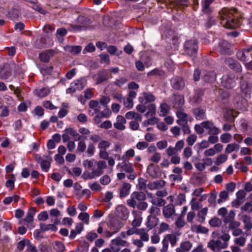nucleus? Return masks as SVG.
<instances>
[{"label": "nucleus", "mask_w": 252, "mask_h": 252, "mask_svg": "<svg viewBox=\"0 0 252 252\" xmlns=\"http://www.w3.org/2000/svg\"><path fill=\"white\" fill-rule=\"evenodd\" d=\"M27 241L29 240L28 239H23L22 240L19 242L17 244V249L19 251H23L25 246H27Z\"/></svg>", "instance_id": "obj_53"}, {"label": "nucleus", "mask_w": 252, "mask_h": 252, "mask_svg": "<svg viewBox=\"0 0 252 252\" xmlns=\"http://www.w3.org/2000/svg\"><path fill=\"white\" fill-rule=\"evenodd\" d=\"M240 88L241 92L245 94H250L252 92V88L250 86L248 83L245 81H243L241 83Z\"/></svg>", "instance_id": "obj_23"}, {"label": "nucleus", "mask_w": 252, "mask_h": 252, "mask_svg": "<svg viewBox=\"0 0 252 252\" xmlns=\"http://www.w3.org/2000/svg\"><path fill=\"white\" fill-rule=\"evenodd\" d=\"M233 104L235 108L246 111L248 106L247 100L239 94H236L233 98Z\"/></svg>", "instance_id": "obj_4"}, {"label": "nucleus", "mask_w": 252, "mask_h": 252, "mask_svg": "<svg viewBox=\"0 0 252 252\" xmlns=\"http://www.w3.org/2000/svg\"><path fill=\"white\" fill-rule=\"evenodd\" d=\"M214 1V0H202V12L205 14L210 15L213 12V8L210 5Z\"/></svg>", "instance_id": "obj_14"}, {"label": "nucleus", "mask_w": 252, "mask_h": 252, "mask_svg": "<svg viewBox=\"0 0 252 252\" xmlns=\"http://www.w3.org/2000/svg\"><path fill=\"white\" fill-rule=\"evenodd\" d=\"M86 84L85 81L83 79H79L74 82V86L76 90H82Z\"/></svg>", "instance_id": "obj_41"}, {"label": "nucleus", "mask_w": 252, "mask_h": 252, "mask_svg": "<svg viewBox=\"0 0 252 252\" xmlns=\"http://www.w3.org/2000/svg\"><path fill=\"white\" fill-rule=\"evenodd\" d=\"M217 196V192L215 191H212L210 193L208 201L211 205H213L214 206L216 205Z\"/></svg>", "instance_id": "obj_43"}, {"label": "nucleus", "mask_w": 252, "mask_h": 252, "mask_svg": "<svg viewBox=\"0 0 252 252\" xmlns=\"http://www.w3.org/2000/svg\"><path fill=\"white\" fill-rule=\"evenodd\" d=\"M231 44L226 40L220 41L219 43V50L221 54L231 55Z\"/></svg>", "instance_id": "obj_9"}, {"label": "nucleus", "mask_w": 252, "mask_h": 252, "mask_svg": "<svg viewBox=\"0 0 252 252\" xmlns=\"http://www.w3.org/2000/svg\"><path fill=\"white\" fill-rule=\"evenodd\" d=\"M34 92L38 97H44L50 94L51 90L48 88H43L40 90H35Z\"/></svg>", "instance_id": "obj_25"}, {"label": "nucleus", "mask_w": 252, "mask_h": 252, "mask_svg": "<svg viewBox=\"0 0 252 252\" xmlns=\"http://www.w3.org/2000/svg\"><path fill=\"white\" fill-rule=\"evenodd\" d=\"M37 218L39 220H46L49 218L48 214L46 211H42L38 215Z\"/></svg>", "instance_id": "obj_64"}, {"label": "nucleus", "mask_w": 252, "mask_h": 252, "mask_svg": "<svg viewBox=\"0 0 252 252\" xmlns=\"http://www.w3.org/2000/svg\"><path fill=\"white\" fill-rule=\"evenodd\" d=\"M173 107L179 109L184 104V98L182 95L174 94L172 98Z\"/></svg>", "instance_id": "obj_13"}, {"label": "nucleus", "mask_w": 252, "mask_h": 252, "mask_svg": "<svg viewBox=\"0 0 252 252\" xmlns=\"http://www.w3.org/2000/svg\"><path fill=\"white\" fill-rule=\"evenodd\" d=\"M192 244L189 241L183 242L180 244V248L186 252H188L191 249Z\"/></svg>", "instance_id": "obj_36"}, {"label": "nucleus", "mask_w": 252, "mask_h": 252, "mask_svg": "<svg viewBox=\"0 0 252 252\" xmlns=\"http://www.w3.org/2000/svg\"><path fill=\"white\" fill-rule=\"evenodd\" d=\"M164 71H163L162 70L158 68H155L148 73V75L162 76L164 75Z\"/></svg>", "instance_id": "obj_44"}, {"label": "nucleus", "mask_w": 252, "mask_h": 252, "mask_svg": "<svg viewBox=\"0 0 252 252\" xmlns=\"http://www.w3.org/2000/svg\"><path fill=\"white\" fill-rule=\"evenodd\" d=\"M184 48L187 55L189 56L195 57L198 52V42L195 40L187 41L184 43Z\"/></svg>", "instance_id": "obj_2"}, {"label": "nucleus", "mask_w": 252, "mask_h": 252, "mask_svg": "<svg viewBox=\"0 0 252 252\" xmlns=\"http://www.w3.org/2000/svg\"><path fill=\"white\" fill-rule=\"evenodd\" d=\"M146 107L148 110V111L151 112V117H153L155 115L156 111V107L155 104L151 103L148 105Z\"/></svg>", "instance_id": "obj_62"}, {"label": "nucleus", "mask_w": 252, "mask_h": 252, "mask_svg": "<svg viewBox=\"0 0 252 252\" xmlns=\"http://www.w3.org/2000/svg\"><path fill=\"white\" fill-rule=\"evenodd\" d=\"M121 221L117 220H111L108 223V226L112 230H114V232H118L122 227Z\"/></svg>", "instance_id": "obj_20"}, {"label": "nucleus", "mask_w": 252, "mask_h": 252, "mask_svg": "<svg viewBox=\"0 0 252 252\" xmlns=\"http://www.w3.org/2000/svg\"><path fill=\"white\" fill-rule=\"evenodd\" d=\"M123 164V165L122 167L123 170L126 172L131 173L134 172V169L132 167V164L131 163H127L124 161Z\"/></svg>", "instance_id": "obj_40"}, {"label": "nucleus", "mask_w": 252, "mask_h": 252, "mask_svg": "<svg viewBox=\"0 0 252 252\" xmlns=\"http://www.w3.org/2000/svg\"><path fill=\"white\" fill-rule=\"evenodd\" d=\"M208 212V208L205 207L202 208L197 214L198 221L200 222H203L205 220V216Z\"/></svg>", "instance_id": "obj_32"}, {"label": "nucleus", "mask_w": 252, "mask_h": 252, "mask_svg": "<svg viewBox=\"0 0 252 252\" xmlns=\"http://www.w3.org/2000/svg\"><path fill=\"white\" fill-rule=\"evenodd\" d=\"M146 196L142 191H134L130 195V199L127 200V204L132 208H135L136 205V199L139 201H144Z\"/></svg>", "instance_id": "obj_3"}, {"label": "nucleus", "mask_w": 252, "mask_h": 252, "mask_svg": "<svg viewBox=\"0 0 252 252\" xmlns=\"http://www.w3.org/2000/svg\"><path fill=\"white\" fill-rule=\"evenodd\" d=\"M39 58L41 62L48 63L50 60V56L47 53H41L39 54Z\"/></svg>", "instance_id": "obj_56"}, {"label": "nucleus", "mask_w": 252, "mask_h": 252, "mask_svg": "<svg viewBox=\"0 0 252 252\" xmlns=\"http://www.w3.org/2000/svg\"><path fill=\"white\" fill-rule=\"evenodd\" d=\"M201 73L202 71L199 69L195 68L194 69L193 74V79L194 81L197 82L199 81L200 77H201Z\"/></svg>", "instance_id": "obj_55"}, {"label": "nucleus", "mask_w": 252, "mask_h": 252, "mask_svg": "<svg viewBox=\"0 0 252 252\" xmlns=\"http://www.w3.org/2000/svg\"><path fill=\"white\" fill-rule=\"evenodd\" d=\"M128 211L124 206L119 205L116 208V215L120 219L126 220L128 216Z\"/></svg>", "instance_id": "obj_12"}, {"label": "nucleus", "mask_w": 252, "mask_h": 252, "mask_svg": "<svg viewBox=\"0 0 252 252\" xmlns=\"http://www.w3.org/2000/svg\"><path fill=\"white\" fill-rule=\"evenodd\" d=\"M11 74L10 65L7 63L3 64L0 67V78L2 79H7Z\"/></svg>", "instance_id": "obj_15"}, {"label": "nucleus", "mask_w": 252, "mask_h": 252, "mask_svg": "<svg viewBox=\"0 0 252 252\" xmlns=\"http://www.w3.org/2000/svg\"><path fill=\"white\" fill-rule=\"evenodd\" d=\"M64 50L66 52L71 53L73 55H77L80 53L82 47L80 46L67 45L64 47Z\"/></svg>", "instance_id": "obj_22"}, {"label": "nucleus", "mask_w": 252, "mask_h": 252, "mask_svg": "<svg viewBox=\"0 0 252 252\" xmlns=\"http://www.w3.org/2000/svg\"><path fill=\"white\" fill-rule=\"evenodd\" d=\"M158 221V219L155 215H149L148 217L146 225L150 230L157 225Z\"/></svg>", "instance_id": "obj_17"}, {"label": "nucleus", "mask_w": 252, "mask_h": 252, "mask_svg": "<svg viewBox=\"0 0 252 252\" xmlns=\"http://www.w3.org/2000/svg\"><path fill=\"white\" fill-rule=\"evenodd\" d=\"M216 77L217 74L214 71H202L201 79L204 83H213L216 80Z\"/></svg>", "instance_id": "obj_7"}, {"label": "nucleus", "mask_w": 252, "mask_h": 252, "mask_svg": "<svg viewBox=\"0 0 252 252\" xmlns=\"http://www.w3.org/2000/svg\"><path fill=\"white\" fill-rule=\"evenodd\" d=\"M218 18L220 19V24L225 28L237 29L241 26H244L245 23L250 28H252V16L247 20L243 19L237 13L236 9L224 7L219 11Z\"/></svg>", "instance_id": "obj_1"}, {"label": "nucleus", "mask_w": 252, "mask_h": 252, "mask_svg": "<svg viewBox=\"0 0 252 252\" xmlns=\"http://www.w3.org/2000/svg\"><path fill=\"white\" fill-rule=\"evenodd\" d=\"M239 145L235 143L232 144H229L227 145V147L225 149V152L227 153H230L233 151H235L236 149L238 150L239 149Z\"/></svg>", "instance_id": "obj_42"}, {"label": "nucleus", "mask_w": 252, "mask_h": 252, "mask_svg": "<svg viewBox=\"0 0 252 252\" xmlns=\"http://www.w3.org/2000/svg\"><path fill=\"white\" fill-rule=\"evenodd\" d=\"M193 227L196 229L195 232L197 233L207 234L208 232V229L202 225H195L192 226V231H194L193 229Z\"/></svg>", "instance_id": "obj_34"}, {"label": "nucleus", "mask_w": 252, "mask_h": 252, "mask_svg": "<svg viewBox=\"0 0 252 252\" xmlns=\"http://www.w3.org/2000/svg\"><path fill=\"white\" fill-rule=\"evenodd\" d=\"M221 84L228 89L233 88L236 85L235 77L228 75L223 76L221 79Z\"/></svg>", "instance_id": "obj_10"}, {"label": "nucleus", "mask_w": 252, "mask_h": 252, "mask_svg": "<svg viewBox=\"0 0 252 252\" xmlns=\"http://www.w3.org/2000/svg\"><path fill=\"white\" fill-rule=\"evenodd\" d=\"M228 247V243H222L220 240H211L207 244V247L214 252H220V249H226Z\"/></svg>", "instance_id": "obj_5"}, {"label": "nucleus", "mask_w": 252, "mask_h": 252, "mask_svg": "<svg viewBox=\"0 0 252 252\" xmlns=\"http://www.w3.org/2000/svg\"><path fill=\"white\" fill-rule=\"evenodd\" d=\"M89 244L84 241L80 245V250L81 252H88L89 251Z\"/></svg>", "instance_id": "obj_63"}, {"label": "nucleus", "mask_w": 252, "mask_h": 252, "mask_svg": "<svg viewBox=\"0 0 252 252\" xmlns=\"http://www.w3.org/2000/svg\"><path fill=\"white\" fill-rule=\"evenodd\" d=\"M108 79V73L105 70L99 71L97 74L96 84H100Z\"/></svg>", "instance_id": "obj_21"}, {"label": "nucleus", "mask_w": 252, "mask_h": 252, "mask_svg": "<svg viewBox=\"0 0 252 252\" xmlns=\"http://www.w3.org/2000/svg\"><path fill=\"white\" fill-rule=\"evenodd\" d=\"M225 63L235 72H241L242 71V67L241 64L238 61L232 58H226L225 60Z\"/></svg>", "instance_id": "obj_8"}, {"label": "nucleus", "mask_w": 252, "mask_h": 252, "mask_svg": "<svg viewBox=\"0 0 252 252\" xmlns=\"http://www.w3.org/2000/svg\"><path fill=\"white\" fill-rule=\"evenodd\" d=\"M40 227L43 231H46L49 230H51L54 232H56L57 230V227L55 224H46L45 223H41L40 224Z\"/></svg>", "instance_id": "obj_27"}, {"label": "nucleus", "mask_w": 252, "mask_h": 252, "mask_svg": "<svg viewBox=\"0 0 252 252\" xmlns=\"http://www.w3.org/2000/svg\"><path fill=\"white\" fill-rule=\"evenodd\" d=\"M111 182L110 177L107 175H105L101 177L100 179V182L103 185H107Z\"/></svg>", "instance_id": "obj_57"}, {"label": "nucleus", "mask_w": 252, "mask_h": 252, "mask_svg": "<svg viewBox=\"0 0 252 252\" xmlns=\"http://www.w3.org/2000/svg\"><path fill=\"white\" fill-rule=\"evenodd\" d=\"M111 243L113 245H119V246H122L128 247L129 245V243H128L126 241L121 239V238L119 237L112 240Z\"/></svg>", "instance_id": "obj_31"}, {"label": "nucleus", "mask_w": 252, "mask_h": 252, "mask_svg": "<svg viewBox=\"0 0 252 252\" xmlns=\"http://www.w3.org/2000/svg\"><path fill=\"white\" fill-rule=\"evenodd\" d=\"M193 114L197 120L200 121L206 119L205 111L201 108L194 109Z\"/></svg>", "instance_id": "obj_19"}, {"label": "nucleus", "mask_w": 252, "mask_h": 252, "mask_svg": "<svg viewBox=\"0 0 252 252\" xmlns=\"http://www.w3.org/2000/svg\"><path fill=\"white\" fill-rule=\"evenodd\" d=\"M53 70V66H44L41 68V71L44 75L51 74L52 73Z\"/></svg>", "instance_id": "obj_50"}, {"label": "nucleus", "mask_w": 252, "mask_h": 252, "mask_svg": "<svg viewBox=\"0 0 252 252\" xmlns=\"http://www.w3.org/2000/svg\"><path fill=\"white\" fill-rule=\"evenodd\" d=\"M78 218L79 220L84 221V222L88 224L89 223V215L88 213H81L79 214L78 216Z\"/></svg>", "instance_id": "obj_46"}, {"label": "nucleus", "mask_w": 252, "mask_h": 252, "mask_svg": "<svg viewBox=\"0 0 252 252\" xmlns=\"http://www.w3.org/2000/svg\"><path fill=\"white\" fill-rule=\"evenodd\" d=\"M12 179L8 180L5 183V186L12 190L14 188L15 177L14 175H11Z\"/></svg>", "instance_id": "obj_51"}, {"label": "nucleus", "mask_w": 252, "mask_h": 252, "mask_svg": "<svg viewBox=\"0 0 252 252\" xmlns=\"http://www.w3.org/2000/svg\"><path fill=\"white\" fill-rule=\"evenodd\" d=\"M230 93L227 91H222L220 93V99L223 101L224 103L228 102V98L230 96Z\"/></svg>", "instance_id": "obj_39"}, {"label": "nucleus", "mask_w": 252, "mask_h": 252, "mask_svg": "<svg viewBox=\"0 0 252 252\" xmlns=\"http://www.w3.org/2000/svg\"><path fill=\"white\" fill-rule=\"evenodd\" d=\"M201 125L202 126V127H204V128L208 129L209 131L210 130V129H211V128L213 127V126L214 125V123L212 121H206L202 122L201 123Z\"/></svg>", "instance_id": "obj_52"}, {"label": "nucleus", "mask_w": 252, "mask_h": 252, "mask_svg": "<svg viewBox=\"0 0 252 252\" xmlns=\"http://www.w3.org/2000/svg\"><path fill=\"white\" fill-rule=\"evenodd\" d=\"M86 148V145L83 140H80L78 144L77 151L80 153L85 152Z\"/></svg>", "instance_id": "obj_59"}, {"label": "nucleus", "mask_w": 252, "mask_h": 252, "mask_svg": "<svg viewBox=\"0 0 252 252\" xmlns=\"http://www.w3.org/2000/svg\"><path fill=\"white\" fill-rule=\"evenodd\" d=\"M162 213L165 218H170L175 213L174 206L173 204H169L164 206Z\"/></svg>", "instance_id": "obj_16"}, {"label": "nucleus", "mask_w": 252, "mask_h": 252, "mask_svg": "<svg viewBox=\"0 0 252 252\" xmlns=\"http://www.w3.org/2000/svg\"><path fill=\"white\" fill-rule=\"evenodd\" d=\"M216 24V20L215 19L211 16H209L207 21L205 24V27L207 29H209L213 25H214Z\"/></svg>", "instance_id": "obj_54"}, {"label": "nucleus", "mask_w": 252, "mask_h": 252, "mask_svg": "<svg viewBox=\"0 0 252 252\" xmlns=\"http://www.w3.org/2000/svg\"><path fill=\"white\" fill-rule=\"evenodd\" d=\"M36 212V209L34 207H31L29 209L28 212L27 213V216L25 218V221L28 223H31L33 221V216H34Z\"/></svg>", "instance_id": "obj_26"}, {"label": "nucleus", "mask_w": 252, "mask_h": 252, "mask_svg": "<svg viewBox=\"0 0 252 252\" xmlns=\"http://www.w3.org/2000/svg\"><path fill=\"white\" fill-rule=\"evenodd\" d=\"M231 135L228 133H223L220 136V140L223 143H228L231 139Z\"/></svg>", "instance_id": "obj_49"}, {"label": "nucleus", "mask_w": 252, "mask_h": 252, "mask_svg": "<svg viewBox=\"0 0 252 252\" xmlns=\"http://www.w3.org/2000/svg\"><path fill=\"white\" fill-rule=\"evenodd\" d=\"M160 112L161 114H160L159 115L164 117L169 112L170 107L167 103H163L160 104Z\"/></svg>", "instance_id": "obj_33"}, {"label": "nucleus", "mask_w": 252, "mask_h": 252, "mask_svg": "<svg viewBox=\"0 0 252 252\" xmlns=\"http://www.w3.org/2000/svg\"><path fill=\"white\" fill-rule=\"evenodd\" d=\"M164 238L170 242L171 245L174 247L176 245L178 238L174 234H169L165 235Z\"/></svg>", "instance_id": "obj_28"}, {"label": "nucleus", "mask_w": 252, "mask_h": 252, "mask_svg": "<svg viewBox=\"0 0 252 252\" xmlns=\"http://www.w3.org/2000/svg\"><path fill=\"white\" fill-rule=\"evenodd\" d=\"M209 224L211 227H219L222 224V221L217 217H214L209 221Z\"/></svg>", "instance_id": "obj_29"}, {"label": "nucleus", "mask_w": 252, "mask_h": 252, "mask_svg": "<svg viewBox=\"0 0 252 252\" xmlns=\"http://www.w3.org/2000/svg\"><path fill=\"white\" fill-rule=\"evenodd\" d=\"M229 197V194L227 191L223 190L220 191L219 194V199L218 200L217 202L220 204L225 201Z\"/></svg>", "instance_id": "obj_35"}, {"label": "nucleus", "mask_w": 252, "mask_h": 252, "mask_svg": "<svg viewBox=\"0 0 252 252\" xmlns=\"http://www.w3.org/2000/svg\"><path fill=\"white\" fill-rule=\"evenodd\" d=\"M251 52H252V45H247L243 49L239 50L237 52V58L242 62H246L248 60L249 53Z\"/></svg>", "instance_id": "obj_6"}, {"label": "nucleus", "mask_w": 252, "mask_h": 252, "mask_svg": "<svg viewBox=\"0 0 252 252\" xmlns=\"http://www.w3.org/2000/svg\"><path fill=\"white\" fill-rule=\"evenodd\" d=\"M68 132L69 135H71L75 141L79 140L80 141L82 139H86V137H83L82 135H79L76 131L73 128H69L68 129Z\"/></svg>", "instance_id": "obj_30"}, {"label": "nucleus", "mask_w": 252, "mask_h": 252, "mask_svg": "<svg viewBox=\"0 0 252 252\" xmlns=\"http://www.w3.org/2000/svg\"><path fill=\"white\" fill-rule=\"evenodd\" d=\"M110 145V143L109 141L106 140H102L99 143L98 147L100 149H103L105 150L106 149L109 147Z\"/></svg>", "instance_id": "obj_61"}, {"label": "nucleus", "mask_w": 252, "mask_h": 252, "mask_svg": "<svg viewBox=\"0 0 252 252\" xmlns=\"http://www.w3.org/2000/svg\"><path fill=\"white\" fill-rule=\"evenodd\" d=\"M54 248L58 252H63L65 250V246L63 243L57 241L55 242Z\"/></svg>", "instance_id": "obj_37"}, {"label": "nucleus", "mask_w": 252, "mask_h": 252, "mask_svg": "<svg viewBox=\"0 0 252 252\" xmlns=\"http://www.w3.org/2000/svg\"><path fill=\"white\" fill-rule=\"evenodd\" d=\"M110 113H111V112L108 111V114L105 113L104 112H101V116L96 115L94 117V121L95 123H96V124H99L101 122V118L102 117L108 118L109 117Z\"/></svg>", "instance_id": "obj_38"}, {"label": "nucleus", "mask_w": 252, "mask_h": 252, "mask_svg": "<svg viewBox=\"0 0 252 252\" xmlns=\"http://www.w3.org/2000/svg\"><path fill=\"white\" fill-rule=\"evenodd\" d=\"M242 221L245 223L244 228L249 231L252 228V218L249 216L244 215L242 216Z\"/></svg>", "instance_id": "obj_24"}, {"label": "nucleus", "mask_w": 252, "mask_h": 252, "mask_svg": "<svg viewBox=\"0 0 252 252\" xmlns=\"http://www.w3.org/2000/svg\"><path fill=\"white\" fill-rule=\"evenodd\" d=\"M171 85L175 90H182L185 86V83L183 78L176 76L171 79Z\"/></svg>", "instance_id": "obj_11"}, {"label": "nucleus", "mask_w": 252, "mask_h": 252, "mask_svg": "<svg viewBox=\"0 0 252 252\" xmlns=\"http://www.w3.org/2000/svg\"><path fill=\"white\" fill-rule=\"evenodd\" d=\"M224 117L226 121L232 123L234 121L235 116L233 115V111H228L224 115Z\"/></svg>", "instance_id": "obj_45"}, {"label": "nucleus", "mask_w": 252, "mask_h": 252, "mask_svg": "<svg viewBox=\"0 0 252 252\" xmlns=\"http://www.w3.org/2000/svg\"><path fill=\"white\" fill-rule=\"evenodd\" d=\"M143 96L145 98L146 101L152 102L155 100V96L151 93H144Z\"/></svg>", "instance_id": "obj_58"}, {"label": "nucleus", "mask_w": 252, "mask_h": 252, "mask_svg": "<svg viewBox=\"0 0 252 252\" xmlns=\"http://www.w3.org/2000/svg\"><path fill=\"white\" fill-rule=\"evenodd\" d=\"M131 188V185L128 183L124 182L120 189L119 197L123 198L128 195Z\"/></svg>", "instance_id": "obj_18"}, {"label": "nucleus", "mask_w": 252, "mask_h": 252, "mask_svg": "<svg viewBox=\"0 0 252 252\" xmlns=\"http://www.w3.org/2000/svg\"><path fill=\"white\" fill-rule=\"evenodd\" d=\"M40 165L42 170L45 172L48 171L51 166L50 162L49 161L45 159L41 161Z\"/></svg>", "instance_id": "obj_47"}, {"label": "nucleus", "mask_w": 252, "mask_h": 252, "mask_svg": "<svg viewBox=\"0 0 252 252\" xmlns=\"http://www.w3.org/2000/svg\"><path fill=\"white\" fill-rule=\"evenodd\" d=\"M99 104V102L97 100H92L90 101L89 103V106L90 108L94 109V111L95 113L97 112H99V110H98L97 108H95L96 107L98 106Z\"/></svg>", "instance_id": "obj_60"}, {"label": "nucleus", "mask_w": 252, "mask_h": 252, "mask_svg": "<svg viewBox=\"0 0 252 252\" xmlns=\"http://www.w3.org/2000/svg\"><path fill=\"white\" fill-rule=\"evenodd\" d=\"M227 158V156L224 154L220 155L217 158L216 161H215V164L217 165H219L220 164L224 162Z\"/></svg>", "instance_id": "obj_48"}]
</instances>
